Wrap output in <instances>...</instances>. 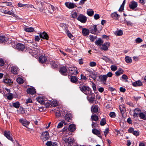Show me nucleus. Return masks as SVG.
<instances>
[{
	"instance_id": "nucleus-1",
	"label": "nucleus",
	"mask_w": 146,
	"mask_h": 146,
	"mask_svg": "<svg viewBox=\"0 0 146 146\" xmlns=\"http://www.w3.org/2000/svg\"><path fill=\"white\" fill-rule=\"evenodd\" d=\"M79 88L83 93L86 95H90L92 94V90L88 87L84 86H80Z\"/></svg>"
},
{
	"instance_id": "nucleus-2",
	"label": "nucleus",
	"mask_w": 146,
	"mask_h": 146,
	"mask_svg": "<svg viewBox=\"0 0 146 146\" xmlns=\"http://www.w3.org/2000/svg\"><path fill=\"white\" fill-rule=\"evenodd\" d=\"M63 140L68 146H72L74 142V139L71 137L64 138Z\"/></svg>"
},
{
	"instance_id": "nucleus-3",
	"label": "nucleus",
	"mask_w": 146,
	"mask_h": 146,
	"mask_svg": "<svg viewBox=\"0 0 146 146\" xmlns=\"http://www.w3.org/2000/svg\"><path fill=\"white\" fill-rule=\"evenodd\" d=\"M49 133L47 131L43 132L41 135V138L43 141H45L49 139Z\"/></svg>"
},
{
	"instance_id": "nucleus-4",
	"label": "nucleus",
	"mask_w": 146,
	"mask_h": 146,
	"mask_svg": "<svg viewBox=\"0 0 146 146\" xmlns=\"http://www.w3.org/2000/svg\"><path fill=\"white\" fill-rule=\"evenodd\" d=\"M69 73L71 74L76 75L78 73L77 68L75 67H69L68 68Z\"/></svg>"
},
{
	"instance_id": "nucleus-5",
	"label": "nucleus",
	"mask_w": 146,
	"mask_h": 146,
	"mask_svg": "<svg viewBox=\"0 0 146 146\" xmlns=\"http://www.w3.org/2000/svg\"><path fill=\"white\" fill-rule=\"evenodd\" d=\"M87 19V17L82 14H80L77 18L78 21L84 23L86 22Z\"/></svg>"
},
{
	"instance_id": "nucleus-6",
	"label": "nucleus",
	"mask_w": 146,
	"mask_h": 146,
	"mask_svg": "<svg viewBox=\"0 0 146 146\" xmlns=\"http://www.w3.org/2000/svg\"><path fill=\"white\" fill-rule=\"evenodd\" d=\"M65 5L69 9H73L76 7L75 3L69 2H66Z\"/></svg>"
},
{
	"instance_id": "nucleus-7",
	"label": "nucleus",
	"mask_w": 146,
	"mask_h": 146,
	"mask_svg": "<svg viewBox=\"0 0 146 146\" xmlns=\"http://www.w3.org/2000/svg\"><path fill=\"white\" fill-rule=\"evenodd\" d=\"M99 81L102 82L104 84H106V82L107 79V76L106 75L99 76Z\"/></svg>"
},
{
	"instance_id": "nucleus-8",
	"label": "nucleus",
	"mask_w": 146,
	"mask_h": 146,
	"mask_svg": "<svg viewBox=\"0 0 146 146\" xmlns=\"http://www.w3.org/2000/svg\"><path fill=\"white\" fill-rule=\"evenodd\" d=\"M10 132L9 131H5L4 132V135L8 139L13 142V139L11 136L10 135Z\"/></svg>"
},
{
	"instance_id": "nucleus-9",
	"label": "nucleus",
	"mask_w": 146,
	"mask_h": 146,
	"mask_svg": "<svg viewBox=\"0 0 146 146\" xmlns=\"http://www.w3.org/2000/svg\"><path fill=\"white\" fill-rule=\"evenodd\" d=\"M27 92L28 94L31 95L35 94L36 92V89L33 87L27 89Z\"/></svg>"
},
{
	"instance_id": "nucleus-10",
	"label": "nucleus",
	"mask_w": 146,
	"mask_h": 146,
	"mask_svg": "<svg viewBox=\"0 0 146 146\" xmlns=\"http://www.w3.org/2000/svg\"><path fill=\"white\" fill-rule=\"evenodd\" d=\"M137 2L133 1L129 4V7L130 9H134L137 7Z\"/></svg>"
},
{
	"instance_id": "nucleus-11",
	"label": "nucleus",
	"mask_w": 146,
	"mask_h": 146,
	"mask_svg": "<svg viewBox=\"0 0 146 146\" xmlns=\"http://www.w3.org/2000/svg\"><path fill=\"white\" fill-rule=\"evenodd\" d=\"M19 121L20 123L22 124L23 125L27 127L29 124V122L27 120L23 118L20 119L19 120Z\"/></svg>"
},
{
	"instance_id": "nucleus-12",
	"label": "nucleus",
	"mask_w": 146,
	"mask_h": 146,
	"mask_svg": "<svg viewBox=\"0 0 146 146\" xmlns=\"http://www.w3.org/2000/svg\"><path fill=\"white\" fill-rule=\"evenodd\" d=\"M25 45L20 43H18L16 44V48L19 50L23 51L25 48Z\"/></svg>"
},
{
	"instance_id": "nucleus-13",
	"label": "nucleus",
	"mask_w": 146,
	"mask_h": 146,
	"mask_svg": "<svg viewBox=\"0 0 146 146\" xmlns=\"http://www.w3.org/2000/svg\"><path fill=\"white\" fill-rule=\"evenodd\" d=\"M98 105H93L91 108V111L93 113H97L98 111Z\"/></svg>"
},
{
	"instance_id": "nucleus-14",
	"label": "nucleus",
	"mask_w": 146,
	"mask_h": 146,
	"mask_svg": "<svg viewBox=\"0 0 146 146\" xmlns=\"http://www.w3.org/2000/svg\"><path fill=\"white\" fill-rule=\"evenodd\" d=\"M110 45L109 42H105L101 46V48L104 50H107L108 49V47Z\"/></svg>"
},
{
	"instance_id": "nucleus-15",
	"label": "nucleus",
	"mask_w": 146,
	"mask_h": 146,
	"mask_svg": "<svg viewBox=\"0 0 146 146\" xmlns=\"http://www.w3.org/2000/svg\"><path fill=\"white\" fill-rule=\"evenodd\" d=\"M128 131L131 133H133L134 135L136 136L139 135V132L137 131H134V129L132 127H130L128 130Z\"/></svg>"
},
{
	"instance_id": "nucleus-16",
	"label": "nucleus",
	"mask_w": 146,
	"mask_h": 146,
	"mask_svg": "<svg viewBox=\"0 0 146 146\" xmlns=\"http://www.w3.org/2000/svg\"><path fill=\"white\" fill-rule=\"evenodd\" d=\"M12 72L14 74H17L19 71L18 68L16 66H12L11 68Z\"/></svg>"
},
{
	"instance_id": "nucleus-17",
	"label": "nucleus",
	"mask_w": 146,
	"mask_h": 146,
	"mask_svg": "<svg viewBox=\"0 0 146 146\" xmlns=\"http://www.w3.org/2000/svg\"><path fill=\"white\" fill-rule=\"evenodd\" d=\"M76 129V126L74 124H71L69 126L68 130L71 132H74Z\"/></svg>"
},
{
	"instance_id": "nucleus-18",
	"label": "nucleus",
	"mask_w": 146,
	"mask_h": 146,
	"mask_svg": "<svg viewBox=\"0 0 146 146\" xmlns=\"http://www.w3.org/2000/svg\"><path fill=\"white\" fill-rule=\"evenodd\" d=\"M40 52V50L37 48H33V49L30 54H32V56L34 55H36L37 54L39 53Z\"/></svg>"
},
{
	"instance_id": "nucleus-19",
	"label": "nucleus",
	"mask_w": 146,
	"mask_h": 146,
	"mask_svg": "<svg viewBox=\"0 0 146 146\" xmlns=\"http://www.w3.org/2000/svg\"><path fill=\"white\" fill-rule=\"evenodd\" d=\"M67 69L65 67H61L59 71L61 73V74L64 75H66V72H67Z\"/></svg>"
},
{
	"instance_id": "nucleus-20",
	"label": "nucleus",
	"mask_w": 146,
	"mask_h": 146,
	"mask_svg": "<svg viewBox=\"0 0 146 146\" xmlns=\"http://www.w3.org/2000/svg\"><path fill=\"white\" fill-rule=\"evenodd\" d=\"M40 38L46 40H47L48 38V36L47 34L45 32L40 33Z\"/></svg>"
},
{
	"instance_id": "nucleus-21",
	"label": "nucleus",
	"mask_w": 146,
	"mask_h": 146,
	"mask_svg": "<svg viewBox=\"0 0 146 146\" xmlns=\"http://www.w3.org/2000/svg\"><path fill=\"white\" fill-rule=\"evenodd\" d=\"M72 117V115L70 113H67L64 117V118L68 122H70Z\"/></svg>"
},
{
	"instance_id": "nucleus-22",
	"label": "nucleus",
	"mask_w": 146,
	"mask_h": 146,
	"mask_svg": "<svg viewBox=\"0 0 146 146\" xmlns=\"http://www.w3.org/2000/svg\"><path fill=\"white\" fill-rule=\"evenodd\" d=\"M47 59L46 57L43 56H40L39 58V61L40 62L42 63L45 62L46 61Z\"/></svg>"
},
{
	"instance_id": "nucleus-23",
	"label": "nucleus",
	"mask_w": 146,
	"mask_h": 146,
	"mask_svg": "<svg viewBox=\"0 0 146 146\" xmlns=\"http://www.w3.org/2000/svg\"><path fill=\"white\" fill-rule=\"evenodd\" d=\"M97 31V29L96 27V25H94L90 28V33L93 34H95L96 33Z\"/></svg>"
},
{
	"instance_id": "nucleus-24",
	"label": "nucleus",
	"mask_w": 146,
	"mask_h": 146,
	"mask_svg": "<svg viewBox=\"0 0 146 146\" xmlns=\"http://www.w3.org/2000/svg\"><path fill=\"white\" fill-rule=\"evenodd\" d=\"M142 85V83L140 80H138L132 83V85L133 86L136 87L140 86Z\"/></svg>"
},
{
	"instance_id": "nucleus-25",
	"label": "nucleus",
	"mask_w": 146,
	"mask_h": 146,
	"mask_svg": "<svg viewBox=\"0 0 146 146\" xmlns=\"http://www.w3.org/2000/svg\"><path fill=\"white\" fill-rule=\"evenodd\" d=\"M8 38L4 36H0V43H5L7 42Z\"/></svg>"
},
{
	"instance_id": "nucleus-26",
	"label": "nucleus",
	"mask_w": 146,
	"mask_h": 146,
	"mask_svg": "<svg viewBox=\"0 0 146 146\" xmlns=\"http://www.w3.org/2000/svg\"><path fill=\"white\" fill-rule=\"evenodd\" d=\"M119 109L122 115L126 111L125 107L124 105H120L119 106Z\"/></svg>"
},
{
	"instance_id": "nucleus-27",
	"label": "nucleus",
	"mask_w": 146,
	"mask_h": 146,
	"mask_svg": "<svg viewBox=\"0 0 146 146\" xmlns=\"http://www.w3.org/2000/svg\"><path fill=\"white\" fill-rule=\"evenodd\" d=\"M48 11L50 13H52L54 10L55 8L53 5L50 4H48Z\"/></svg>"
},
{
	"instance_id": "nucleus-28",
	"label": "nucleus",
	"mask_w": 146,
	"mask_h": 146,
	"mask_svg": "<svg viewBox=\"0 0 146 146\" xmlns=\"http://www.w3.org/2000/svg\"><path fill=\"white\" fill-rule=\"evenodd\" d=\"M89 76L90 77L92 78L94 80H96V79L97 74L94 72H90Z\"/></svg>"
},
{
	"instance_id": "nucleus-29",
	"label": "nucleus",
	"mask_w": 146,
	"mask_h": 146,
	"mask_svg": "<svg viewBox=\"0 0 146 146\" xmlns=\"http://www.w3.org/2000/svg\"><path fill=\"white\" fill-rule=\"evenodd\" d=\"M91 119L92 121H97L99 120L98 117L96 114H92L91 116Z\"/></svg>"
},
{
	"instance_id": "nucleus-30",
	"label": "nucleus",
	"mask_w": 146,
	"mask_h": 146,
	"mask_svg": "<svg viewBox=\"0 0 146 146\" xmlns=\"http://www.w3.org/2000/svg\"><path fill=\"white\" fill-rule=\"evenodd\" d=\"M89 30L86 29L84 28L82 30V33L84 36H86L89 35Z\"/></svg>"
},
{
	"instance_id": "nucleus-31",
	"label": "nucleus",
	"mask_w": 146,
	"mask_h": 146,
	"mask_svg": "<svg viewBox=\"0 0 146 146\" xmlns=\"http://www.w3.org/2000/svg\"><path fill=\"white\" fill-rule=\"evenodd\" d=\"M37 101L41 104L45 103L44 100L42 97H39L36 98Z\"/></svg>"
},
{
	"instance_id": "nucleus-32",
	"label": "nucleus",
	"mask_w": 146,
	"mask_h": 146,
	"mask_svg": "<svg viewBox=\"0 0 146 146\" xmlns=\"http://www.w3.org/2000/svg\"><path fill=\"white\" fill-rule=\"evenodd\" d=\"M123 71L121 69H119L118 70L115 72V74L116 76H119L121 74L123 73Z\"/></svg>"
},
{
	"instance_id": "nucleus-33",
	"label": "nucleus",
	"mask_w": 146,
	"mask_h": 146,
	"mask_svg": "<svg viewBox=\"0 0 146 146\" xmlns=\"http://www.w3.org/2000/svg\"><path fill=\"white\" fill-rule=\"evenodd\" d=\"M125 3V0H124L122 4L121 5L120 7L118 10L119 12H122L124 9V6Z\"/></svg>"
},
{
	"instance_id": "nucleus-34",
	"label": "nucleus",
	"mask_w": 146,
	"mask_h": 146,
	"mask_svg": "<svg viewBox=\"0 0 146 146\" xmlns=\"http://www.w3.org/2000/svg\"><path fill=\"white\" fill-rule=\"evenodd\" d=\"M125 3V0H124L122 4L121 5L120 7L118 10L119 12H122L124 9V6Z\"/></svg>"
},
{
	"instance_id": "nucleus-35",
	"label": "nucleus",
	"mask_w": 146,
	"mask_h": 146,
	"mask_svg": "<svg viewBox=\"0 0 146 146\" xmlns=\"http://www.w3.org/2000/svg\"><path fill=\"white\" fill-rule=\"evenodd\" d=\"M119 16V15L115 12H114L111 14V17L114 19H118Z\"/></svg>"
},
{
	"instance_id": "nucleus-36",
	"label": "nucleus",
	"mask_w": 146,
	"mask_h": 146,
	"mask_svg": "<svg viewBox=\"0 0 146 146\" xmlns=\"http://www.w3.org/2000/svg\"><path fill=\"white\" fill-rule=\"evenodd\" d=\"M125 60L128 63H131L132 62L131 58L128 56H126L125 58Z\"/></svg>"
},
{
	"instance_id": "nucleus-37",
	"label": "nucleus",
	"mask_w": 146,
	"mask_h": 146,
	"mask_svg": "<svg viewBox=\"0 0 146 146\" xmlns=\"http://www.w3.org/2000/svg\"><path fill=\"white\" fill-rule=\"evenodd\" d=\"M11 11H7V14L9 15H11L15 17H16L17 16L16 15H15L13 13L14 12V11L13 9H12Z\"/></svg>"
},
{
	"instance_id": "nucleus-38",
	"label": "nucleus",
	"mask_w": 146,
	"mask_h": 146,
	"mask_svg": "<svg viewBox=\"0 0 146 146\" xmlns=\"http://www.w3.org/2000/svg\"><path fill=\"white\" fill-rule=\"evenodd\" d=\"M24 30L25 31L28 32H32L34 31V28L31 27L25 28Z\"/></svg>"
},
{
	"instance_id": "nucleus-39",
	"label": "nucleus",
	"mask_w": 146,
	"mask_h": 146,
	"mask_svg": "<svg viewBox=\"0 0 146 146\" xmlns=\"http://www.w3.org/2000/svg\"><path fill=\"white\" fill-rule=\"evenodd\" d=\"M78 80L77 78L75 76H72L70 78V81L72 83H75Z\"/></svg>"
},
{
	"instance_id": "nucleus-40",
	"label": "nucleus",
	"mask_w": 146,
	"mask_h": 146,
	"mask_svg": "<svg viewBox=\"0 0 146 146\" xmlns=\"http://www.w3.org/2000/svg\"><path fill=\"white\" fill-rule=\"evenodd\" d=\"M50 64L52 67L54 68H57L58 67V65L55 61L51 62Z\"/></svg>"
},
{
	"instance_id": "nucleus-41",
	"label": "nucleus",
	"mask_w": 146,
	"mask_h": 146,
	"mask_svg": "<svg viewBox=\"0 0 146 146\" xmlns=\"http://www.w3.org/2000/svg\"><path fill=\"white\" fill-rule=\"evenodd\" d=\"M12 106L13 107L16 108H18L19 107L20 104L18 102H15L13 103L12 104Z\"/></svg>"
},
{
	"instance_id": "nucleus-42",
	"label": "nucleus",
	"mask_w": 146,
	"mask_h": 146,
	"mask_svg": "<svg viewBox=\"0 0 146 146\" xmlns=\"http://www.w3.org/2000/svg\"><path fill=\"white\" fill-rule=\"evenodd\" d=\"M94 13V11L92 9H89L87 11V14L90 16H92Z\"/></svg>"
},
{
	"instance_id": "nucleus-43",
	"label": "nucleus",
	"mask_w": 146,
	"mask_h": 146,
	"mask_svg": "<svg viewBox=\"0 0 146 146\" xmlns=\"http://www.w3.org/2000/svg\"><path fill=\"white\" fill-rule=\"evenodd\" d=\"M33 48L31 46H29L28 47L26 46V52L30 53L32 52Z\"/></svg>"
},
{
	"instance_id": "nucleus-44",
	"label": "nucleus",
	"mask_w": 146,
	"mask_h": 146,
	"mask_svg": "<svg viewBox=\"0 0 146 146\" xmlns=\"http://www.w3.org/2000/svg\"><path fill=\"white\" fill-rule=\"evenodd\" d=\"M16 81L19 84H21L23 83V80L21 78H18L17 79Z\"/></svg>"
},
{
	"instance_id": "nucleus-45",
	"label": "nucleus",
	"mask_w": 146,
	"mask_h": 146,
	"mask_svg": "<svg viewBox=\"0 0 146 146\" xmlns=\"http://www.w3.org/2000/svg\"><path fill=\"white\" fill-rule=\"evenodd\" d=\"M106 123V120L104 118L102 119L100 121V125L102 126L105 125Z\"/></svg>"
},
{
	"instance_id": "nucleus-46",
	"label": "nucleus",
	"mask_w": 146,
	"mask_h": 146,
	"mask_svg": "<svg viewBox=\"0 0 146 146\" xmlns=\"http://www.w3.org/2000/svg\"><path fill=\"white\" fill-rule=\"evenodd\" d=\"M92 133L95 135H99L100 134V131L96 129H94L92 130Z\"/></svg>"
},
{
	"instance_id": "nucleus-47",
	"label": "nucleus",
	"mask_w": 146,
	"mask_h": 146,
	"mask_svg": "<svg viewBox=\"0 0 146 146\" xmlns=\"http://www.w3.org/2000/svg\"><path fill=\"white\" fill-rule=\"evenodd\" d=\"M3 82L5 83L6 84H11V83H12L11 80L8 78H6L3 80Z\"/></svg>"
},
{
	"instance_id": "nucleus-48",
	"label": "nucleus",
	"mask_w": 146,
	"mask_h": 146,
	"mask_svg": "<svg viewBox=\"0 0 146 146\" xmlns=\"http://www.w3.org/2000/svg\"><path fill=\"white\" fill-rule=\"evenodd\" d=\"M139 116L141 119H146V116L143 113H139Z\"/></svg>"
},
{
	"instance_id": "nucleus-49",
	"label": "nucleus",
	"mask_w": 146,
	"mask_h": 146,
	"mask_svg": "<svg viewBox=\"0 0 146 146\" xmlns=\"http://www.w3.org/2000/svg\"><path fill=\"white\" fill-rule=\"evenodd\" d=\"M95 99V96H92L91 97L89 98L88 99V100L90 103H92L93 102Z\"/></svg>"
},
{
	"instance_id": "nucleus-50",
	"label": "nucleus",
	"mask_w": 146,
	"mask_h": 146,
	"mask_svg": "<svg viewBox=\"0 0 146 146\" xmlns=\"http://www.w3.org/2000/svg\"><path fill=\"white\" fill-rule=\"evenodd\" d=\"M51 105L53 107H56L58 105L57 102L56 101H53L51 102Z\"/></svg>"
},
{
	"instance_id": "nucleus-51",
	"label": "nucleus",
	"mask_w": 146,
	"mask_h": 146,
	"mask_svg": "<svg viewBox=\"0 0 146 146\" xmlns=\"http://www.w3.org/2000/svg\"><path fill=\"white\" fill-rule=\"evenodd\" d=\"M140 110L139 109H138V108H136L134 110V113H133V115L134 116V117H137V115H138V113H136V112L137 111H140Z\"/></svg>"
},
{
	"instance_id": "nucleus-52",
	"label": "nucleus",
	"mask_w": 146,
	"mask_h": 146,
	"mask_svg": "<svg viewBox=\"0 0 146 146\" xmlns=\"http://www.w3.org/2000/svg\"><path fill=\"white\" fill-rule=\"evenodd\" d=\"M78 13L76 12H72L71 14V17L73 18H76L77 17Z\"/></svg>"
},
{
	"instance_id": "nucleus-53",
	"label": "nucleus",
	"mask_w": 146,
	"mask_h": 146,
	"mask_svg": "<svg viewBox=\"0 0 146 146\" xmlns=\"http://www.w3.org/2000/svg\"><path fill=\"white\" fill-rule=\"evenodd\" d=\"M143 41V40L140 38L138 37L135 40V42L137 43H139Z\"/></svg>"
},
{
	"instance_id": "nucleus-54",
	"label": "nucleus",
	"mask_w": 146,
	"mask_h": 146,
	"mask_svg": "<svg viewBox=\"0 0 146 146\" xmlns=\"http://www.w3.org/2000/svg\"><path fill=\"white\" fill-rule=\"evenodd\" d=\"M89 36L90 40L92 42H93L96 38V36H94L92 35H90Z\"/></svg>"
},
{
	"instance_id": "nucleus-55",
	"label": "nucleus",
	"mask_w": 146,
	"mask_h": 146,
	"mask_svg": "<svg viewBox=\"0 0 146 146\" xmlns=\"http://www.w3.org/2000/svg\"><path fill=\"white\" fill-rule=\"evenodd\" d=\"M95 43L96 44L100 45L102 43H103V42L102 40L100 39L96 40Z\"/></svg>"
},
{
	"instance_id": "nucleus-56",
	"label": "nucleus",
	"mask_w": 146,
	"mask_h": 146,
	"mask_svg": "<svg viewBox=\"0 0 146 146\" xmlns=\"http://www.w3.org/2000/svg\"><path fill=\"white\" fill-rule=\"evenodd\" d=\"M109 115L111 117L114 118L116 116V114L114 112H112L110 113Z\"/></svg>"
},
{
	"instance_id": "nucleus-57",
	"label": "nucleus",
	"mask_w": 146,
	"mask_h": 146,
	"mask_svg": "<svg viewBox=\"0 0 146 146\" xmlns=\"http://www.w3.org/2000/svg\"><path fill=\"white\" fill-rule=\"evenodd\" d=\"M89 65L91 67H94L96 65V63L94 62H92L90 63Z\"/></svg>"
},
{
	"instance_id": "nucleus-58",
	"label": "nucleus",
	"mask_w": 146,
	"mask_h": 146,
	"mask_svg": "<svg viewBox=\"0 0 146 146\" xmlns=\"http://www.w3.org/2000/svg\"><path fill=\"white\" fill-rule=\"evenodd\" d=\"M66 33L68 37L72 39L73 36L70 33L68 30H67Z\"/></svg>"
},
{
	"instance_id": "nucleus-59",
	"label": "nucleus",
	"mask_w": 146,
	"mask_h": 146,
	"mask_svg": "<svg viewBox=\"0 0 146 146\" xmlns=\"http://www.w3.org/2000/svg\"><path fill=\"white\" fill-rule=\"evenodd\" d=\"M56 116V117H58L61 115L60 111L59 110H56L55 112Z\"/></svg>"
},
{
	"instance_id": "nucleus-60",
	"label": "nucleus",
	"mask_w": 146,
	"mask_h": 146,
	"mask_svg": "<svg viewBox=\"0 0 146 146\" xmlns=\"http://www.w3.org/2000/svg\"><path fill=\"white\" fill-rule=\"evenodd\" d=\"M111 70L112 71H114L117 69V67L114 65H112L111 66Z\"/></svg>"
},
{
	"instance_id": "nucleus-61",
	"label": "nucleus",
	"mask_w": 146,
	"mask_h": 146,
	"mask_svg": "<svg viewBox=\"0 0 146 146\" xmlns=\"http://www.w3.org/2000/svg\"><path fill=\"white\" fill-rule=\"evenodd\" d=\"M109 132V129L108 128H106L104 131V135L106 137L108 133Z\"/></svg>"
},
{
	"instance_id": "nucleus-62",
	"label": "nucleus",
	"mask_w": 146,
	"mask_h": 146,
	"mask_svg": "<svg viewBox=\"0 0 146 146\" xmlns=\"http://www.w3.org/2000/svg\"><path fill=\"white\" fill-rule=\"evenodd\" d=\"M63 126L62 123L60 122L59 123L57 127L58 128H60L62 127Z\"/></svg>"
},
{
	"instance_id": "nucleus-63",
	"label": "nucleus",
	"mask_w": 146,
	"mask_h": 146,
	"mask_svg": "<svg viewBox=\"0 0 146 146\" xmlns=\"http://www.w3.org/2000/svg\"><path fill=\"white\" fill-rule=\"evenodd\" d=\"M117 35L118 36L121 35H123V33L122 31L119 30L117 32Z\"/></svg>"
},
{
	"instance_id": "nucleus-64",
	"label": "nucleus",
	"mask_w": 146,
	"mask_h": 146,
	"mask_svg": "<svg viewBox=\"0 0 146 146\" xmlns=\"http://www.w3.org/2000/svg\"><path fill=\"white\" fill-rule=\"evenodd\" d=\"M97 126V124L93 121L92 122V126L93 128H94Z\"/></svg>"
}]
</instances>
